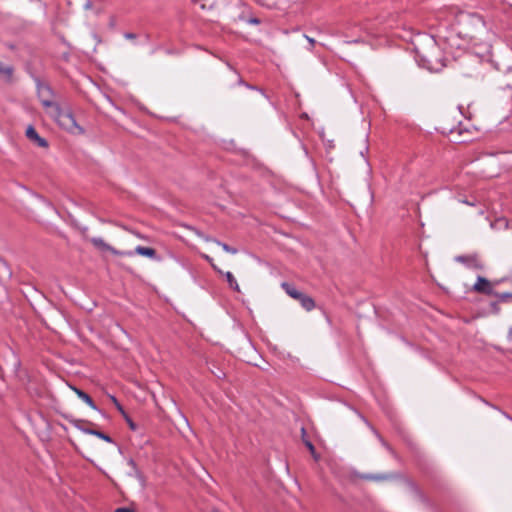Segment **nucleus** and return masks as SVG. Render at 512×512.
Here are the masks:
<instances>
[{
  "instance_id": "nucleus-11",
  "label": "nucleus",
  "mask_w": 512,
  "mask_h": 512,
  "mask_svg": "<svg viewBox=\"0 0 512 512\" xmlns=\"http://www.w3.org/2000/svg\"><path fill=\"white\" fill-rule=\"evenodd\" d=\"M134 252L151 259H159L156 250L151 247L137 246Z\"/></svg>"
},
{
  "instance_id": "nucleus-5",
  "label": "nucleus",
  "mask_w": 512,
  "mask_h": 512,
  "mask_svg": "<svg viewBox=\"0 0 512 512\" xmlns=\"http://www.w3.org/2000/svg\"><path fill=\"white\" fill-rule=\"evenodd\" d=\"M457 262L465 264L469 268L476 270H482L484 265L477 254L472 255H460L456 257Z\"/></svg>"
},
{
  "instance_id": "nucleus-16",
  "label": "nucleus",
  "mask_w": 512,
  "mask_h": 512,
  "mask_svg": "<svg viewBox=\"0 0 512 512\" xmlns=\"http://www.w3.org/2000/svg\"><path fill=\"white\" fill-rule=\"evenodd\" d=\"M89 435H94L102 440H104L107 443H113V439L106 433L99 431L97 429H92V431H88Z\"/></svg>"
},
{
  "instance_id": "nucleus-18",
  "label": "nucleus",
  "mask_w": 512,
  "mask_h": 512,
  "mask_svg": "<svg viewBox=\"0 0 512 512\" xmlns=\"http://www.w3.org/2000/svg\"><path fill=\"white\" fill-rule=\"evenodd\" d=\"M362 29L369 35H376L377 34V31L374 27V25H372L371 23L369 22H366L364 24H362Z\"/></svg>"
},
{
  "instance_id": "nucleus-22",
  "label": "nucleus",
  "mask_w": 512,
  "mask_h": 512,
  "mask_svg": "<svg viewBox=\"0 0 512 512\" xmlns=\"http://www.w3.org/2000/svg\"><path fill=\"white\" fill-rule=\"evenodd\" d=\"M114 512H134L133 509L128 507H119Z\"/></svg>"
},
{
  "instance_id": "nucleus-17",
  "label": "nucleus",
  "mask_w": 512,
  "mask_h": 512,
  "mask_svg": "<svg viewBox=\"0 0 512 512\" xmlns=\"http://www.w3.org/2000/svg\"><path fill=\"white\" fill-rule=\"evenodd\" d=\"M225 277H226V280L230 286L231 289H233L234 291H237L239 292L240 291V288H239V285L237 283V280L235 279V277L233 276V274L231 272H226L225 273Z\"/></svg>"
},
{
  "instance_id": "nucleus-1",
  "label": "nucleus",
  "mask_w": 512,
  "mask_h": 512,
  "mask_svg": "<svg viewBox=\"0 0 512 512\" xmlns=\"http://www.w3.org/2000/svg\"><path fill=\"white\" fill-rule=\"evenodd\" d=\"M45 92L49 94L51 93V89L49 86H44L39 91L41 103L43 106L52 109L51 114L57 121L58 125L71 134H83L84 130L81 126L77 124L73 114L69 111L61 109V107L52 100L43 98V94Z\"/></svg>"
},
{
  "instance_id": "nucleus-2",
  "label": "nucleus",
  "mask_w": 512,
  "mask_h": 512,
  "mask_svg": "<svg viewBox=\"0 0 512 512\" xmlns=\"http://www.w3.org/2000/svg\"><path fill=\"white\" fill-rule=\"evenodd\" d=\"M416 51L422 65L427 69L438 70L444 65L442 62L443 53L433 37H430L427 42L421 48H417Z\"/></svg>"
},
{
  "instance_id": "nucleus-24",
  "label": "nucleus",
  "mask_w": 512,
  "mask_h": 512,
  "mask_svg": "<svg viewBox=\"0 0 512 512\" xmlns=\"http://www.w3.org/2000/svg\"><path fill=\"white\" fill-rule=\"evenodd\" d=\"M92 6H93L92 1L91 0H87L83 7H84L85 10H89V9L92 8Z\"/></svg>"
},
{
  "instance_id": "nucleus-6",
  "label": "nucleus",
  "mask_w": 512,
  "mask_h": 512,
  "mask_svg": "<svg viewBox=\"0 0 512 512\" xmlns=\"http://www.w3.org/2000/svg\"><path fill=\"white\" fill-rule=\"evenodd\" d=\"M473 290L475 292L482 293L485 295H494L495 296V294H497V292H495L493 290V287H492L491 283L489 282V280H487L486 278H484L482 276L477 277V281L473 286Z\"/></svg>"
},
{
  "instance_id": "nucleus-3",
  "label": "nucleus",
  "mask_w": 512,
  "mask_h": 512,
  "mask_svg": "<svg viewBox=\"0 0 512 512\" xmlns=\"http://www.w3.org/2000/svg\"><path fill=\"white\" fill-rule=\"evenodd\" d=\"M281 287L291 298L297 300L306 311H312L315 308L316 304L313 298L299 291L293 284L282 282Z\"/></svg>"
},
{
  "instance_id": "nucleus-19",
  "label": "nucleus",
  "mask_w": 512,
  "mask_h": 512,
  "mask_svg": "<svg viewBox=\"0 0 512 512\" xmlns=\"http://www.w3.org/2000/svg\"><path fill=\"white\" fill-rule=\"evenodd\" d=\"M495 296L502 302L512 301V293L511 292L497 293V294H495Z\"/></svg>"
},
{
  "instance_id": "nucleus-25",
  "label": "nucleus",
  "mask_w": 512,
  "mask_h": 512,
  "mask_svg": "<svg viewBox=\"0 0 512 512\" xmlns=\"http://www.w3.org/2000/svg\"><path fill=\"white\" fill-rule=\"evenodd\" d=\"M124 37H125L126 39L132 40V39H135V38H136V34L128 32V33H125V34H124Z\"/></svg>"
},
{
  "instance_id": "nucleus-27",
  "label": "nucleus",
  "mask_w": 512,
  "mask_h": 512,
  "mask_svg": "<svg viewBox=\"0 0 512 512\" xmlns=\"http://www.w3.org/2000/svg\"><path fill=\"white\" fill-rule=\"evenodd\" d=\"M361 42H363V40L361 38H357L352 41H347L346 43L350 44V43H361Z\"/></svg>"
},
{
  "instance_id": "nucleus-29",
  "label": "nucleus",
  "mask_w": 512,
  "mask_h": 512,
  "mask_svg": "<svg viewBox=\"0 0 512 512\" xmlns=\"http://www.w3.org/2000/svg\"><path fill=\"white\" fill-rule=\"evenodd\" d=\"M502 414H503L507 419H509V420H511V421H512V417H511L510 415H508V414H507V413H505V412H502Z\"/></svg>"
},
{
  "instance_id": "nucleus-26",
  "label": "nucleus",
  "mask_w": 512,
  "mask_h": 512,
  "mask_svg": "<svg viewBox=\"0 0 512 512\" xmlns=\"http://www.w3.org/2000/svg\"><path fill=\"white\" fill-rule=\"evenodd\" d=\"M305 38L307 39V41H308L312 46H314V45H315L316 41H315L313 38H311V37H309V36H307V35L305 36Z\"/></svg>"
},
{
  "instance_id": "nucleus-8",
  "label": "nucleus",
  "mask_w": 512,
  "mask_h": 512,
  "mask_svg": "<svg viewBox=\"0 0 512 512\" xmlns=\"http://www.w3.org/2000/svg\"><path fill=\"white\" fill-rule=\"evenodd\" d=\"M26 137L34 142L37 146L39 147H42V148H47L48 147V142L46 139L42 138L38 133L37 131L35 130V128L30 125L28 126V128L26 129Z\"/></svg>"
},
{
  "instance_id": "nucleus-23",
  "label": "nucleus",
  "mask_w": 512,
  "mask_h": 512,
  "mask_svg": "<svg viewBox=\"0 0 512 512\" xmlns=\"http://www.w3.org/2000/svg\"><path fill=\"white\" fill-rule=\"evenodd\" d=\"M374 433L377 435V437L380 439L383 446H385L388 450H391L390 446L383 440V438L377 433V431H374Z\"/></svg>"
},
{
  "instance_id": "nucleus-31",
  "label": "nucleus",
  "mask_w": 512,
  "mask_h": 512,
  "mask_svg": "<svg viewBox=\"0 0 512 512\" xmlns=\"http://www.w3.org/2000/svg\"><path fill=\"white\" fill-rule=\"evenodd\" d=\"M238 82H239L240 84H242V83H243V80L239 77Z\"/></svg>"
},
{
  "instance_id": "nucleus-15",
  "label": "nucleus",
  "mask_w": 512,
  "mask_h": 512,
  "mask_svg": "<svg viewBox=\"0 0 512 512\" xmlns=\"http://www.w3.org/2000/svg\"><path fill=\"white\" fill-rule=\"evenodd\" d=\"M112 399H113V401L115 402V404L117 405L118 410H119V411H121V413H123V414H124V416H125V420H126V422H127L128 426H129V428H130L131 430H133V431H136V430H137V425L133 422V420H132L129 416H127V415L125 414V412H124V410H123L122 406L117 402L116 398H115V397H112Z\"/></svg>"
},
{
  "instance_id": "nucleus-14",
  "label": "nucleus",
  "mask_w": 512,
  "mask_h": 512,
  "mask_svg": "<svg viewBox=\"0 0 512 512\" xmlns=\"http://www.w3.org/2000/svg\"><path fill=\"white\" fill-rule=\"evenodd\" d=\"M359 477H360L361 479H364V480L382 481V480H387V479H389L391 476H390V475H387V474H379V475H374V474H361Z\"/></svg>"
},
{
  "instance_id": "nucleus-9",
  "label": "nucleus",
  "mask_w": 512,
  "mask_h": 512,
  "mask_svg": "<svg viewBox=\"0 0 512 512\" xmlns=\"http://www.w3.org/2000/svg\"><path fill=\"white\" fill-rule=\"evenodd\" d=\"M194 231H195V233H196L199 237L203 238L206 242H210V241H212V242L216 243L217 245L221 246V247H222V249H223L225 252H227V253H231V254H236V253H238V249H237V248L231 247V246H229L228 244L223 243V242H221V241H219V240H217V239H213V238H211V237H209V236H205L202 232H200V231H199V230H197V229H194Z\"/></svg>"
},
{
  "instance_id": "nucleus-13",
  "label": "nucleus",
  "mask_w": 512,
  "mask_h": 512,
  "mask_svg": "<svg viewBox=\"0 0 512 512\" xmlns=\"http://www.w3.org/2000/svg\"><path fill=\"white\" fill-rule=\"evenodd\" d=\"M301 432H302V439H303V442L305 444V446L308 448V450L310 451L312 457L318 461L320 456L319 454H317L316 450H315V447L313 445V443L309 440V439H306V431L304 428L301 429Z\"/></svg>"
},
{
  "instance_id": "nucleus-20",
  "label": "nucleus",
  "mask_w": 512,
  "mask_h": 512,
  "mask_svg": "<svg viewBox=\"0 0 512 512\" xmlns=\"http://www.w3.org/2000/svg\"><path fill=\"white\" fill-rule=\"evenodd\" d=\"M249 24H253V25H258L261 23L260 19L259 18H256V17H251L248 19L247 21Z\"/></svg>"
},
{
  "instance_id": "nucleus-7",
  "label": "nucleus",
  "mask_w": 512,
  "mask_h": 512,
  "mask_svg": "<svg viewBox=\"0 0 512 512\" xmlns=\"http://www.w3.org/2000/svg\"><path fill=\"white\" fill-rule=\"evenodd\" d=\"M66 419L69 421L70 424H72L76 429L80 430L81 432L88 434V431H92L94 427L96 426L95 423L90 422L88 420L84 419H76V418H68Z\"/></svg>"
},
{
  "instance_id": "nucleus-12",
  "label": "nucleus",
  "mask_w": 512,
  "mask_h": 512,
  "mask_svg": "<svg viewBox=\"0 0 512 512\" xmlns=\"http://www.w3.org/2000/svg\"><path fill=\"white\" fill-rule=\"evenodd\" d=\"M14 73L13 66L10 65H3L0 62V77L5 79L6 81H11Z\"/></svg>"
},
{
  "instance_id": "nucleus-10",
  "label": "nucleus",
  "mask_w": 512,
  "mask_h": 512,
  "mask_svg": "<svg viewBox=\"0 0 512 512\" xmlns=\"http://www.w3.org/2000/svg\"><path fill=\"white\" fill-rule=\"evenodd\" d=\"M71 389L76 393V395L82 400L84 401L89 407H91L93 410H96V411H99L101 412L98 407L96 406V404L94 403L93 399L91 398L90 395H88L86 392H84L83 390L75 387V386H70Z\"/></svg>"
},
{
  "instance_id": "nucleus-4",
  "label": "nucleus",
  "mask_w": 512,
  "mask_h": 512,
  "mask_svg": "<svg viewBox=\"0 0 512 512\" xmlns=\"http://www.w3.org/2000/svg\"><path fill=\"white\" fill-rule=\"evenodd\" d=\"M90 242L97 248L103 250V251H109L114 255H122V256H132L134 252L132 251H118L114 247L107 244L102 238L100 237H93L90 239Z\"/></svg>"
},
{
  "instance_id": "nucleus-30",
  "label": "nucleus",
  "mask_w": 512,
  "mask_h": 512,
  "mask_svg": "<svg viewBox=\"0 0 512 512\" xmlns=\"http://www.w3.org/2000/svg\"><path fill=\"white\" fill-rule=\"evenodd\" d=\"M204 258H205L208 262H210V263L212 262V258H211V257H209V256L205 255V256H204Z\"/></svg>"
},
{
  "instance_id": "nucleus-28",
  "label": "nucleus",
  "mask_w": 512,
  "mask_h": 512,
  "mask_svg": "<svg viewBox=\"0 0 512 512\" xmlns=\"http://www.w3.org/2000/svg\"><path fill=\"white\" fill-rule=\"evenodd\" d=\"M502 414H503L507 419H509V420H511V421H512V417H511L510 415H508V414H507V413H505V412H502Z\"/></svg>"
},
{
  "instance_id": "nucleus-21",
  "label": "nucleus",
  "mask_w": 512,
  "mask_h": 512,
  "mask_svg": "<svg viewBox=\"0 0 512 512\" xmlns=\"http://www.w3.org/2000/svg\"><path fill=\"white\" fill-rule=\"evenodd\" d=\"M128 465L131 466L136 471L137 474H139L136 462L132 458L128 460Z\"/></svg>"
}]
</instances>
